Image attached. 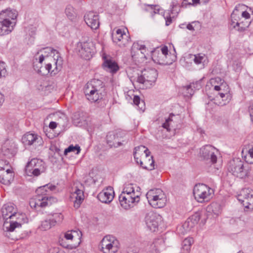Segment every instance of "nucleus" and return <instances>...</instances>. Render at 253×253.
<instances>
[{"instance_id":"obj_18","label":"nucleus","mask_w":253,"mask_h":253,"mask_svg":"<svg viewBox=\"0 0 253 253\" xmlns=\"http://www.w3.org/2000/svg\"><path fill=\"white\" fill-rule=\"evenodd\" d=\"M152 58L153 60L159 64L169 65L175 60L176 57L172 56V58L167 59L163 53H161L159 48L155 49L152 51Z\"/></svg>"},{"instance_id":"obj_45","label":"nucleus","mask_w":253,"mask_h":253,"mask_svg":"<svg viewBox=\"0 0 253 253\" xmlns=\"http://www.w3.org/2000/svg\"><path fill=\"white\" fill-rule=\"evenodd\" d=\"M188 219L195 226L199 221L200 219V215L199 213H195L189 217Z\"/></svg>"},{"instance_id":"obj_23","label":"nucleus","mask_w":253,"mask_h":253,"mask_svg":"<svg viewBox=\"0 0 253 253\" xmlns=\"http://www.w3.org/2000/svg\"><path fill=\"white\" fill-rule=\"evenodd\" d=\"M114 195L113 188L109 186L100 192L97 196V198L101 202L107 204L110 203L113 200Z\"/></svg>"},{"instance_id":"obj_58","label":"nucleus","mask_w":253,"mask_h":253,"mask_svg":"<svg viewBox=\"0 0 253 253\" xmlns=\"http://www.w3.org/2000/svg\"><path fill=\"white\" fill-rule=\"evenodd\" d=\"M223 80L219 78V77H217V78H215L214 80L212 79L211 80V83H212L213 82H220L221 84H222L223 83Z\"/></svg>"},{"instance_id":"obj_8","label":"nucleus","mask_w":253,"mask_h":253,"mask_svg":"<svg viewBox=\"0 0 253 253\" xmlns=\"http://www.w3.org/2000/svg\"><path fill=\"white\" fill-rule=\"evenodd\" d=\"M45 57V56L42 54L39 57L38 62L37 63L34 62L33 67L34 70L42 75H46L49 73L53 75L56 74L61 68L55 69L54 63L52 61L48 62L46 60L45 66L42 67V62L44 60ZM46 57H47V55Z\"/></svg>"},{"instance_id":"obj_30","label":"nucleus","mask_w":253,"mask_h":253,"mask_svg":"<svg viewBox=\"0 0 253 253\" xmlns=\"http://www.w3.org/2000/svg\"><path fill=\"white\" fill-rule=\"evenodd\" d=\"M243 7H244V5L242 4H239L238 6H236L231 15V25L233 26L234 28H236V25H239V21L240 20L239 17L235 13V11H238V9Z\"/></svg>"},{"instance_id":"obj_35","label":"nucleus","mask_w":253,"mask_h":253,"mask_svg":"<svg viewBox=\"0 0 253 253\" xmlns=\"http://www.w3.org/2000/svg\"><path fill=\"white\" fill-rule=\"evenodd\" d=\"M146 10L150 11L152 16H153L156 13L163 14L164 13L163 10L161 9L158 5H156L148 4L147 5Z\"/></svg>"},{"instance_id":"obj_64","label":"nucleus","mask_w":253,"mask_h":253,"mask_svg":"<svg viewBox=\"0 0 253 253\" xmlns=\"http://www.w3.org/2000/svg\"><path fill=\"white\" fill-rule=\"evenodd\" d=\"M214 89L216 91H219L221 89L220 85H216L214 87Z\"/></svg>"},{"instance_id":"obj_44","label":"nucleus","mask_w":253,"mask_h":253,"mask_svg":"<svg viewBox=\"0 0 253 253\" xmlns=\"http://www.w3.org/2000/svg\"><path fill=\"white\" fill-rule=\"evenodd\" d=\"M244 157L245 161L250 164H253V147L248 151V154Z\"/></svg>"},{"instance_id":"obj_42","label":"nucleus","mask_w":253,"mask_h":253,"mask_svg":"<svg viewBox=\"0 0 253 253\" xmlns=\"http://www.w3.org/2000/svg\"><path fill=\"white\" fill-rule=\"evenodd\" d=\"M133 103L137 105L141 110H144L145 108L144 102L140 100V97L137 95H134L133 99Z\"/></svg>"},{"instance_id":"obj_24","label":"nucleus","mask_w":253,"mask_h":253,"mask_svg":"<svg viewBox=\"0 0 253 253\" xmlns=\"http://www.w3.org/2000/svg\"><path fill=\"white\" fill-rule=\"evenodd\" d=\"M14 174L12 170L0 168V182L5 185H9L13 181Z\"/></svg>"},{"instance_id":"obj_39","label":"nucleus","mask_w":253,"mask_h":253,"mask_svg":"<svg viewBox=\"0 0 253 253\" xmlns=\"http://www.w3.org/2000/svg\"><path fill=\"white\" fill-rule=\"evenodd\" d=\"M54 226L50 218H47L42 222L40 228L42 230H47Z\"/></svg>"},{"instance_id":"obj_12","label":"nucleus","mask_w":253,"mask_h":253,"mask_svg":"<svg viewBox=\"0 0 253 253\" xmlns=\"http://www.w3.org/2000/svg\"><path fill=\"white\" fill-rule=\"evenodd\" d=\"M218 150L211 145L203 146L200 150L199 156L208 163L215 164L217 162Z\"/></svg>"},{"instance_id":"obj_36","label":"nucleus","mask_w":253,"mask_h":253,"mask_svg":"<svg viewBox=\"0 0 253 253\" xmlns=\"http://www.w3.org/2000/svg\"><path fill=\"white\" fill-rule=\"evenodd\" d=\"M121 194L129 195H137L135 194V188L133 184H126Z\"/></svg>"},{"instance_id":"obj_57","label":"nucleus","mask_w":253,"mask_h":253,"mask_svg":"<svg viewBox=\"0 0 253 253\" xmlns=\"http://www.w3.org/2000/svg\"><path fill=\"white\" fill-rule=\"evenodd\" d=\"M242 16L243 17H244L246 19H248L250 17V14L246 11H243L242 12Z\"/></svg>"},{"instance_id":"obj_4","label":"nucleus","mask_w":253,"mask_h":253,"mask_svg":"<svg viewBox=\"0 0 253 253\" xmlns=\"http://www.w3.org/2000/svg\"><path fill=\"white\" fill-rule=\"evenodd\" d=\"M157 77L158 72L155 69L147 68L137 73V76L134 81L143 85V87L150 88L155 84Z\"/></svg>"},{"instance_id":"obj_62","label":"nucleus","mask_w":253,"mask_h":253,"mask_svg":"<svg viewBox=\"0 0 253 253\" xmlns=\"http://www.w3.org/2000/svg\"><path fill=\"white\" fill-rule=\"evenodd\" d=\"M60 245L61 246H62L64 248H69V245H65L64 243V241L63 240L61 241H60Z\"/></svg>"},{"instance_id":"obj_2","label":"nucleus","mask_w":253,"mask_h":253,"mask_svg":"<svg viewBox=\"0 0 253 253\" xmlns=\"http://www.w3.org/2000/svg\"><path fill=\"white\" fill-rule=\"evenodd\" d=\"M17 210L14 208L13 204L7 203L4 204L1 210L2 216L3 219L7 220L10 219L9 222L5 221L3 224V230L6 232H13L16 228H20L21 224L17 220H13L14 219L19 218L20 214L17 213Z\"/></svg>"},{"instance_id":"obj_29","label":"nucleus","mask_w":253,"mask_h":253,"mask_svg":"<svg viewBox=\"0 0 253 253\" xmlns=\"http://www.w3.org/2000/svg\"><path fill=\"white\" fill-rule=\"evenodd\" d=\"M0 15H3V16L4 17L3 19H7L8 21H15L18 14L15 10L7 9L0 13Z\"/></svg>"},{"instance_id":"obj_59","label":"nucleus","mask_w":253,"mask_h":253,"mask_svg":"<svg viewBox=\"0 0 253 253\" xmlns=\"http://www.w3.org/2000/svg\"><path fill=\"white\" fill-rule=\"evenodd\" d=\"M249 112L250 113V115L253 116V102L252 103V104L249 107Z\"/></svg>"},{"instance_id":"obj_10","label":"nucleus","mask_w":253,"mask_h":253,"mask_svg":"<svg viewBox=\"0 0 253 253\" xmlns=\"http://www.w3.org/2000/svg\"><path fill=\"white\" fill-rule=\"evenodd\" d=\"M213 190L205 184H196L193 189V194L195 199L200 203L208 201L210 199Z\"/></svg>"},{"instance_id":"obj_60","label":"nucleus","mask_w":253,"mask_h":253,"mask_svg":"<svg viewBox=\"0 0 253 253\" xmlns=\"http://www.w3.org/2000/svg\"><path fill=\"white\" fill-rule=\"evenodd\" d=\"M4 102V98L3 95L0 93V106H1Z\"/></svg>"},{"instance_id":"obj_52","label":"nucleus","mask_w":253,"mask_h":253,"mask_svg":"<svg viewBox=\"0 0 253 253\" xmlns=\"http://www.w3.org/2000/svg\"><path fill=\"white\" fill-rule=\"evenodd\" d=\"M64 237L67 240L74 241L73 235L72 234V232H71V230L68 231L65 233Z\"/></svg>"},{"instance_id":"obj_17","label":"nucleus","mask_w":253,"mask_h":253,"mask_svg":"<svg viewBox=\"0 0 253 253\" xmlns=\"http://www.w3.org/2000/svg\"><path fill=\"white\" fill-rule=\"evenodd\" d=\"M121 206L125 209L128 210L133 207L135 203L139 201V195H129L121 194L119 197Z\"/></svg>"},{"instance_id":"obj_1","label":"nucleus","mask_w":253,"mask_h":253,"mask_svg":"<svg viewBox=\"0 0 253 253\" xmlns=\"http://www.w3.org/2000/svg\"><path fill=\"white\" fill-rule=\"evenodd\" d=\"M55 186L52 184H46L37 189L36 193V198L30 202L31 207L37 208L38 207L44 208L50 205L53 202H55L56 199L54 197L48 196L49 192L55 189Z\"/></svg>"},{"instance_id":"obj_20","label":"nucleus","mask_w":253,"mask_h":253,"mask_svg":"<svg viewBox=\"0 0 253 253\" xmlns=\"http://www.w3.org/2000/svg\"><path fill=\"white\" fill-rule=\"evenodd\" d=\"M3 15H0V36L8 34L13 30L16 24L15 21H8L3 19Z\"/></svg>"},{"instance_id":"obj_15","label":"nucleus","mask_w":253,"mask_h":253,"mask_svg":"<svg viewBox=\"0 0 253 253\" xmlns=\"http://www.w3.org/2000/svg\"><path fill=\"white\" fill-rule=\"evenodd\" d=\"M145 46L138 42H134L131 49V59L135 64L143 61L146 58L145 55Z\"/></svg>"},{"instance_id":"obj_11","label":"nucleus","mask_w":253,"mask_h":253,"mask_svg":"<svg viewBox=\"0 0 253 253\" xmlns=\"http://www.w3.org/2000/svg\"><path fill=\"white\" fill-rule=\"evenodd\" d=\"M106 142L110 147L117 148L126 143L127 138L124 132H110L106 136Z\"/></svg>"},{"instance_id":"obj_37","label":"nucleus","mask_w":253,"mask_h":253,"mask_svg":"<svg viewBox=\"0 0 253 253\" xmlns=\"http://www.w3.org/2000/svg\"><path fill=\"white\" fill-rule=\"evenodd\" d=\"M49 218L53 225H55L56 224L61 223L63 220L64 216L61 213H54Z\"/></svg>"},{"instance_id":"obj_33","label":"nucleus","mask_w":253,"mask_h":253,"mask_svg":"<svg viewBox=\"0 0 253 253\" xmlns=\"http://www.w3.org/2000/svg\"><path fill=\"white\" fill-rule=\"evenodd\" d=\"M194 227L192 223L188 218L187 220L179 228L180 233L182 234H185L189 231Z\"/></svg>"},{"instance_id":"obj_22","label":"nucleus","mask_w":253,"mask_h":253,"mask_svg":"<svg viewBox=\"0 0 253 253\" xmlns=\"http://www.w3.org/2000/svg\"><path fill=\"white\" fill-rule=\"evenodd\" d=\"M161 219L159 215L150 212L148 213L145 217L146 224L148 228L153 232H155L158 228L159 221Z\"/></svg>"},{"instance_id":"obj_9","label":"nucleus","mask_w":253,"mask_h":253,"mask_svg":"<svg viewBox=\"0 0 253 253\" xmlns=\"http://www.w3.org/2000/svg\"><path fill=\"white\" fill-rule=\"evenodd\" d=\"M46 167L44 163L41 160L33 159L29 162L25 169L26 175L29 176H38L44 172Z\"/></svg>"},{"instance_id":"obj_19","label":"nucleus","mask_w":253,"mask_h":253,"mask_svg":"<svg viewBox=\"0 0 253 253\" xmlns=\"http://www.w3.org/2000/svg\"><path fill=\"white\" fill-rule=\"evenodd\" d=\"M22 142L25 145L37 146L42 144V137L36 134L27 132L22 138Z\"/></svg>"},{"instance_id":"obj_34","label":"nucleus","mask_w":253,"mask_h":253,"mask_svg":"<svg viewBox=\"0 0 253 253\" xmlns=\"http://www.w3.org/2000/svg\"><path fill=\"white\" fill-rule=\"evenodd\" d=\"M65 12L67 17L71 21H75L77 17V13L74 7L71 5L67 6Z\"/></svg>"},{"instance_id":"obj_46","label":"nucleus","mask_w":253,"mask_h":253,"mask_svg":"<svg viewBox=\"0 0 253 253\" xmlns=\"http://www.w3.org/2000/svg\"><path fill=\"white\" fill-rule=\"evenodd\" d=\"M250 24L248 23L247 22L246 23L244 21L239 22V25H236V29L239 32H243L246 29L249 27Z\"/></svg>"},{"instance_id":"obj_28","label":"nucleus","mask_w":253,"mask_h":253,"mask_svg":"<svg viewBox=\"0 0 253 253\" xmlns=\"http://www.w3.org/2000/svg\"><path fill=\"white\" fill-rule=\"evenodd\" d=\"M15 144L11 141L7 140L2 146V151L4 155L13 154L15 152Z\"/></svg>"},{"instance_id":"obj_48","label":"nucleus","mask_w":253,"mask_h":253,"mask_svg":"<svg viewBox=\"0 0 253 253\" xmlns=\"http://www.w3.org/2000/svg\"><path fill=\"white\" fill-rule=\"evenodd\" d=\"M174 116V115L171 114L169 115V117L166 120V122L163 124L162 126L166 128L168 131H170L169 128V122L172 121L171 117Z\"/></svg>"},{"instance_id":"obj_54","label":"nucleus","mask_w":253,"mask_h":253,"mask_svg":"<svg viewBox=\"0 0 253 253\" xmlns=\"http://www.w3.org/2000/svg\"><path fill=\"white\" fill-rule=\"evenodd\" d=\"M192 0H184L181 3V6L183 7H186L187 5H192Z\"/></svg>"},{"instance_id":"obj_6","label":"nucleus","mask_w":253,"mask_h":253,"mask_svg":"<svg viewBox=\"0 0 253 253\" xmlns=\"http://www.w3.org/2000/svg\"><path fill=\"white\" fill-rule=\"evenodd\" d=\"M146 196L149 204L154 208H161L166 205V197L161 189H151Z\"/></svg>"},{"instance_id":"obj_43","label":"nucleus","mask_w":253,"mask_h":253,"mask_svg":"<svg viewBox=\"0 0 253 253\" xmlns=\"http://www.w3.org/2000/svg\"><path fill=\"white\" fill-rule=\"evenodd\" d=\"M76 151H77L76 153L77 154H78L81 151L80 147L78 145H76L75 146H74L73 145H71L69 146L67 148L65 149L64 153V155H66L69 152H75Z\"/></svg>"},{"instance_id":"obj_49","label":"nucleus","mask_w":253,"mask_h":253,"mask_svg":"<svg viewBox=\"0 0 253 253\" xmlns=\"http://www.w3.org/2000/svg\"><path fill=\"white\" fill-rule=\"evenodd\" d=\"M161 53H163V54L168 59V57L170 56V55L169 54V50L167 46H164L161 47V49H159Z\"/></svg>"},{"instance_id":"obj_38","label":"nucleus","mask_w":253,"mask_h":253,"mask_svg":"<svg viewBox=\"0 0 253 253\" xmlns=\"http://www.w3.org/2000/svg\"><path fill=\"white\" fill-rule=\"evenodd\" d=\"M194 61L195 64L198 65L202 64V67L204 66L205 63L206 61L207 57L205 54H199L194 55Z\"/></svg>"},{"instance_id":"obj_55","label":"nucleus","mask_w":253,"mask_h":253,"mask_svg":"<svg viewBox=\"0 0 253 253\" xmlns=\"http://www.w3.org/2000/svg\"><path fill=\"white\" fill-rule=\"evenodd\" d=\"M165 20H166V26H169V25L171 22H172V19H171V18L170 16H169V17H164Z\"/></svg>"},{"instance_id":"obj_5","label":"nucleus","mask_w":253,"mask_h":253,"mask_svg":"<svg viewBox=\"0 0 253 253\" xmlns=\"http://www.w3.org/2000/svg\"><path fill=\"white\" fill-rule=\"evenodd\" d=\"M227 169L235 176L244 178L249 175V169L247 165H245L243 162L239 159H234L229 161Z\"/></svg>"},{"instance_id":"obj_21","label":"nucleus","mask_w":253,"mask_h":253,"mask_svg":"<svg viewBox=\"0 0 253 253\" xmlns=\"http://www.w3.org/2000/svg\"><path fill=\"white\" fill-rule=\"evenodd\" d=\"M86 24L92 29L96 30L99 26V16L92 11L87 12L84 16Z\"/></svg>"},{"instance_id":"obj_13","label":"nucleus","mask_w":253,"mask_h":253,"mask_svg":"<svg viewBox=\"0 0 253 253\" xmlns=\"http://www.w3.org/2000/svg\"><path fill=\"white\" fill-rule=\"evenodd\" d=\"M238 199L245 209L253 210V190L248 188L242 189L238 196Z\"/></svg>"},{"instance_id":"obj_53","label":"nucleus","mask_w":253,"mask_h":253,"mask_svg":"<svg viewBox=\"0 0 253 253\" xmlns=\"http://www.w3.org/2000/svg\"><path fill=\"white\" fill-rule=\"evenodd\" d=\"M164 240L163 239H158L156 240L154 243L153 245L155 247H156V251H159L158 248V244L163 243Z\"/></svg>"},{"instance_id":"obj_3","label":"nucleus","mask_w":253,"mask_h":253,"mask_svg":"<svg viewBox=\"0 0 253 253\" xmlns=\"http://www.w3.org/2000/svg\"><path fill=\"white\" fill-rule=\"evenodd\" d=\"M104 86L102 81L96 79L91 80L86 84L84 88L86 98L91 102H96L102 99Z\"/></svg>"},{"instance_id":"obj_7","label":"nucleus","mask_w":253,"mask_h":253,"mask_svg":"<svg viewBox=\"0 0 253 253\" xmlns=\"http://www.w3.org/2000/svg\"><path fill=\"white\" fill-rule=\"evenodd\" d=\"M150 154L149 149L145 146L140 145L135 147L133 152L134 158L137 164H140V166L144 169L148 170H152L154 169V161L153 159V156H151L150 158H148V160L149 163V166L144 165L143 162L141 161L142 158L147 159Z\"/></svg>"},{"instance_id":"obj_16","label":"nucleus","mask_w":253,"mask_h":253,"mask_svg":"<svg viewBox=\"0 0 253 253\" xmlns=\"http://www.w3.org/2000/svg\"><path fill=\"white\" fill-rule=\"evenodd\" d=\"M80 55L85 60H88L92 57L94 53V47L92 42H81L78 45Z\"/></svg>"},{"instance_id":"obj_14","label":"nucleus","mask_w":253,"mask_h":253,"mask_svg":"<svg viewBox=\"0 0 253 253\" xmlns=\"http://www.w3.org/2000/svg\"><path fill=\"white\" fill-rule=\"evenodd\" d=\"M44 53H47V57H45L46 60L52 61L54 63L55 69H59L62 68L63 60L60 56L59 52L51 47H46L42 49ZM45 56H46L45 55Z\"/></svg>"},{"instance_id":"obj_51","label":"nucleus","mask_w":253,"mask_h":253,"mask_svg":"<svg viewBox=\"0 0 253 253\" xmlns=\"http://www.w3.org/2000/svg\"><path fill=\"white\" fill-rule=\"evenodd\" d=\"M233 67L236 72H239L241 70L242 65L240 62H235L233 64Z\"/></svg>"},{"instance_id":"obj_61","label":"nucleus","mask_w":253,"mask_h":253,"mask_svg":"<svg viewBox=\"0 0 253 253\" xmlns=\"http://www.w3.org/2000/svg\"><path fill=\"white\" fill-rule=\"evenodd\" d=\"M177 3L174 1H172L170 4V6L172 7L171 11H173V8L175 6H176Z\"/></svg>"},{"instance_id":"obj_32","label":"nucleus","mask_w":253,"mask_h":253,"mask_svg":"<svg viewBox=\"0 0 253 253\" xmlns=\"http://www.w3.org/2000/svg\"><path fill=\"white\" fill-rule=\"evenodd\" d=\"M201 85L200 83L197 82L196 84H190L185 86L184 88L186 90V95L188 96H191L194 93V89H199Z\"/></svg>"},{"instance_id":"obj_47","label":"nucleus","mask_w":253,"mask_h":253,"mask_svg":"<svg viewBox=\"0 0 253 253\" xmlns=\"http://www.w3.org/2000/svg\"><path fill=\"white\" fill-rule=\"evenodd\" d=\"M71 232H72L74 240H80L82 236V232L79 229L72 230Z\"/></svg>"},{"instance_id":"obj_26","label":"nucleus","mask_w":253,"mask_h":253,"mask_svg":"<svg viewBox=\"0 0 253 253\" xmlns=\"http://www.w3.org/2000/svg\"><path fill=\"white\" fill-rule=\"evenodd\" d=\"M73 197L75 198L74 206L76 209H78L84 200V196L83 191L76 187L75 191L73 193Z\"/></svg>"},{"instance_id":"obj_41","label":"nucleus","mask_w":253,"mask_h":253,"mask_svg":"<svg viewBox=\"0 0 253 253\" xmlns=\"http://www.w3.org/2000/svg\"><path fill=\"white\" fill-rule=\"evenodd\" d=\"M193 243V239L192 238H186L183 242L182 247L184 250L189 251L190 247Z\"/></svg>"},{"instance_id":"obj_56","label":"nucleus","mask_w":253,"mask_h":253,"mask_svg":"<svg viewBox=\"0 0 253 253\" xmlns=\"http://www.w3.org/2000/svg\"><path fill=\"white\" fill-rule=\"evenodd\" d=\"M57 124L55 122H51L49 123V127L51 129H54L56 127Z\"/></svg>"},{"instance_id":"obj_50","label":"nucleus","mask_w":253,"mask_h":253,"mask_svg":"<svg viewBox=\"0 0 253 253\" xmlns=\"http://www.w3.org/2000/svg\"><path fill=\"white\" fill-rule=\"evenodd\" d=\"M199 22H193L191 23H189L186 26V28L190 30V31H194L195 30V27H196V25H198Z\"/></svg>"},{"instance_id":"obj_40","label":"nucleus","mask_w":253,"mask_h":253,"mask_svg":"<svg viewBox=\"0 0 253 253\" xmlns=\"http://www.w3.org/2000/svg\"><path fill=\"white\" fill-rule=\"evenodd\" d=\"M117 240V239L113 236L111 235H107L104 237L101 241V248L104 247H107L109 244L113 243L114 242Z\"/></svg>"},{"instance_id":"obj_63","label":"nucleus","mask_w":253,"mask_h":253,"mask_svg":"<svg viewBox=\"0 0 253 253\" xmlns=\"http://www.w3.org/2000/svg\"><path fill=\"white\" fill-rule=\"evenodd\" d=\"M192 0L193 5H195V4H197L198 3H201V1H200L201 0Z\"/></svg>"},{"instance_id":"obj_31","label":"nucleus","mask_w":253,"mask_h":253,"mask_svg":"<svg viewBox=\"0 0 253 253\" xmlns=\"http://www.w3.org/2000/svg\"><path fill=\"white\" fill-rule=\"evenodd\" d=\"M118 249V241L116 240L114 242V244H109L107 247L102 248V251L104 253H115Z\"/></svg>"},{"instance_id":"obj_27","label":"nucleus","mask_w":253,"mask_h":253,"mask_svg":"<svg viewBox=\"0 0 253 253\" xmlns=\"http://www.w3.org/2000/svg\"><path fill=\"white\" fill-rule=\"evenodd\" d=\"M104 61L103 62V66L104 68L108 69L110 72L112 73H116L119 69L117 63L111 59H108L104 57Z\"/></svg>"},{"instance_id":"obj_25","label":"nucleus","mask_w":253,"mask_h":253,"mask_svg":"<svg viewBox=\"0 0 253 253\" xmlns=\"http://www.w3.org/2000/svg\"><path fill=\"white\" fill-rule=\"evenodd\" d=\"M124 37L126 36L124 32L121 29H118L115 33H113L112 35V40L113 42L118 44L120 46L125 45L126 42V39Z\"/></svg>"}]
</instances>
